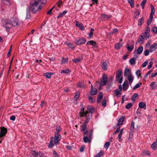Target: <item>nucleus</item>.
<instances>
[{"mask_svg":"<svg viewBox=\"0 0 157 157\" xmlns=\"http://www.w3.org/2000/svg\"><path fill=\"white\" fill-rule=\"evenodd\" d=\"M31 154L32 155H34L36 156L38 155V153L35 151H33L31 152Z\"/></svg>","mask_w":157,"mask_h":157,"instance_id":"5fc2aeb1","label":"nucleus"},{"mask_svg":"<svg viewBox=\"0 0 157 157\" xmlns=\"http://www.w3.org/2000/svg\"><path fill=\"white\" fill-rule=\"evenodd\" d=\"M86 40L84 38H79L78 39H76L75 43L77 45H80L84 44L86 41Z\"/></svg>","mask_w":157,"mask_h":157,"instance_id":"39448f33","label":"nucleus"},{"mask_svg":"<svg viewBox=\"0 0 157 157\" xmlns=\"http://www.w3.org/2000/svg\"><path fill=\"white\" fill-rule=\"evenodd\" d=\"M128 79L130 83L132 82L133 80V78L132 75H129Z\"/></svg>","mask_w":157,"mask_h":157,"instance_id":"c9c22d12","label":"nucleus"},{"mask_svg":"<svg viewBox=\"0 0 157 157\" xmlns=\"http://www.w3.org/2000/svg\"><path fill=\"white\" fill-rule=\"evenodd\" d=\"M68 60V59L67 58H63L61 61V63H65L67 62Z\"/></svg>","mask_w":157,"mask_h":157,"instance_id":"de8ad7c7","label":"nucleus"},{"mask_svg":"<svg viewBox=\"0 0 157 157\" xmlns=\"http://www.w3.org/2000/svg\"><path fill=\"white\" fill-rule=\"evenodd\" d=\"M75 25L76 26L79 27L81 30H84V27L82 23H78V22L77 21Z\"/></svg>","mask_w":157,"mask_h":157,"instance_id":"4468645a","label":"nucleus"},{"mask_svg":"<svg viewBox=\"0 0 157 157\" xmlns=\"http://www.w3.org/2000/svg\"><path fill=\"white\" fill-rule=\"evenodd\" d=\"M110 145V143L109 142H106L104 144V147L106 149H107L109 148Z\"/></svg>","mask_w":157,"mask_h":157,"instance_id":"37998d69","label":"nucleus"},{"mask_svg":"<svg viewBox=\"0 0 157 157\" xmlns=\"http://www.w3.org/2000/svg\"><path fill=\"white\" fill-rule=\"evenodd\" d=\"M133 133L132 132V131H131L129 133V137L128 139H132L133 138Z\"/></svg>","mask_w":157,"mask_h":157,"instance_id":"338daca9","label":"nucleus"},{"mask_svg":"<svg viewBox=\"0 0 157 157\" xmlns=\"http://www.w3.org/2000/svg\"><path fill=\"white\" fill-rule=\"evenodd\" d=\"M10 26L15 27L17 26L18 25V23L17 21L15 19H14L12 22H11V24H10Z\"/></svg>","mask_w":157,"mask_h":157,"instance_id":"a211bd4d","label":"nucleus"},{"mask_svg":"<svg viewBox=\"0 0 157 157\" xmlns=\"http://www.w3.org/2000/svg\"><path fill=\"white\" fill-rule=\"evenodd\" d=\"M149 51L148 49L146 50L144 52V55L145 56H147L149 55Z\"/></svg>","mask_w":157,"mask_h":157,"instance_id":"69168bd1","label":"nucleus"},{"mask_svg":"<svg viewBox=\"0 0 157 157\" xmlns=\"http://www.w3.org/2000/svg\"><path fill=\"white\" fill-rule=\"evenodd\" d=\"M104 153L103 151H101L100 152L95 155L94 157H101L103 155Z\"/></svg>","mask_w":157,"mask_h":157,"instance_id":"473e14b6","label":"nucleus"},{"mask_svg":"<svg viewBox=\"0 0 157 157\" xmlns=\"http://www.w3.org/2000/svg\"><path fill=\"white\" fill-rule=\"evenodd\" d=\"M87 108L89 112L88 111H86V118H90V115L91 114L92 119V113L94 112V109L93 107L90 106H88Z\"/></svg>","mask_w":157,"mask_h":157,"instance_id":"7ed1b4c3","label":"nucleus"},{"mask_svg":"<svg viewBox=\"0 0 157 157\" xmlns=\"http://www.w3.org/2000/svg\"><path fill=\"white\" fill-rule=\"evenodd\" d=\"M31 17L30 13L29 12V10H27L26 11V16L25 18L26 19H28L30 18Z\"/></svg>","mask_w":157,"mask_h":157,"instance_id":"c756f323","label":"nucleus"},{"mask_svg":"<svg viewBox=\"0 0 157 157\" xmlns=\"http://www.w3.org/2000/svg\"><path fill=\"white\" fill-rule=\"evenodd\" d=\"M81 111L79 113L80 117H84V115H85V116L86 117V111H84V108H82Z\"/></svg>","mask_w":157,"mask_h":157,"instance_id":"4be33fe9","label":"nucleus"},{"mask_svg":"<svg viewBox=\"0 0 157 157\" xmlns=\"http://www.w3.org/2000/svg\"><path fill=\"white\" fill-rule=\"evenodd\" d=\"M67 45L70 48L72 49H74L75 48V46H74L73 44H72L70 43H67Z\"/></svg>","mask_w":157,"mask_h":157,"instance_id":"c03bdc74","label":"nucleus"},{"mask_svg":"<svg viewBox=\"0 0 157 157\" xmlns=\"http://www.w3.org/2000/svg\"><path fill=\"white\" fill-rule=\"evenodd\" d=\"M134 124H135L134 122L133 121H132V122L131 125L130 127V129L131 130H133L134 129Z\"/></svg>","mask_w":157,"mask_h":157,"instance_id":"4d7b16f0","label":"nucleus"},{"mask_svg":"<svg viewBox=\"0 0 157 157\" xmlns=\"http://www.w3.org/2000/svg\"><path fill=\"white\" fill-rule=\"evenodd\" d=\"M150 29L149 26H147L145 32L142 33V35L146 40H147L150 37Z\"/></svg>","mask_w":157,"mask_h":157,"instance_id":"20e7f679","label":"nucleus"},{"mask_svg":"<svg viewBox=\"0 0 157 157\" xmlns=\"http://www.w3.org/2000/svg\"><path fill=\"white\" fill-rule=\"evenodd\" d=\"M136 74L138 77H140L141 76L140 71L139 70H137L136 72Z\"/></svg>","mask_w":157,"mask_h":157,"instance_id":"bf43d9fd","label":"nucleus"},{"mask_svg":"<svg viewBox=\"0 0 157 157\" xmlns=\"http://www.w3.org/2000/svg\"><path fill=\"white\" fill-rule=\"evenodd\" d=\"M86 45H91L95 47L96 45V43L95 41H93V40H90L87 42Z\"/></svg>","mask_w":157,"mask_h":157,"instance_id":"412c9836","label":"nucleus"},{"mask_svg":"<svg viewBox=\"0 0 157 157\" xmlns=\"http://www.w3.org/2000/svg\"><path fill=\"white\" fill-rule=\"evenodd\" d=\"M56 4L59 7H61V6L63 5L62 2L60 0L57 2Z\"/></svg>","mask_w":157,"mask_h":157,"instance_id":"13d9d810","label":"nucleus"},{"mask_svg":"<svg viewBox=\"0 0 157 157\" xmlns=\"http://www.w3.org/2000/svg\"><path fill=\"white\" fill-rule=\"evenodd\" d=\"M80 93L79 92H77L76 93L74 97L75 98H76V99H77L79 97Z\"/></svg>","mask_w":157,"mask_h":157,"instance_id":"6e6d98bb","label":"nucleus"},{"mask_svg":"<svg viewBox=\"0 0 157 157\" xmlns=\"http://www.w3.org/2000/svg\"><path fill=\"white\" fill-rule=\"evenodd\" d=\"M36 2H38L39 5L40 6H44V4H45L47 2L46 0H39L38 1L36 0Z\"/></svg>","mask_w":157,"mask_h":157,"instance_id":"aec40b11","label":"nucleus"},{"mask_svg":"<svg viewBox=\"0 0 157 157\" xmlns=\"http://www.w3.org/2000/svg\"><path fill=\"white\" fill-rule=\"evenodd\" d=\"M97 89L96 88H93V85H91V88L90 94L92 95H94L97 94Z\"/></svg>","mask_w":157,"mask_h":157,"instance_id":"9b49d317","label":"nucleus"},{"mask_svg":"<svg viewBox=\"0 0 157 157\" xmlns=\"http://www.w3.org/2000/svg\"><path fill=\"white\" fill-rule=\"evenodd\" d=\"M157 49V43H155L151 46L149 51L151 52H153Z\"/></svg>","mask_w":157,"mask_h":157,"instance_id":"9d476101","label":"nucleus"},{"mask_svg":"<svg viewBox=\"0 0 157 157\" xmlns=\"http://www.w3.org/2000/svg\"><path fill=\"white\" fill-rule=\"evenodd\" d=\"M82 60L81 58H78L77 59H74L72 60V61L75 63H77L80 62Z\"/></svg>","mask_w":157,"mask_h":157,"instance_id":"4c0bfd02","label":"nucleus"},{"mask_svg":"<svg viewBox=\"0 0 157 157\" xmlns=\"http://www.w3.org/2000/svg\"><path fill=\"white\" fill-rule=\"evenodd\" d=\"M61 136L58 133H55V137L54 138V143H53V138L51 137V140L48 145V147L51 148L55 145H56L59 144V141L60 140Z\"/></svg>","mask_w":157,"mask_h":157,"instance_id":"f03ea898","label":"nucleus"},{"mask_svg":"<svg viewBox=\"0 0 157 157\" xmlns=\"http://www.w3.org/2000/svg\"><path fill=\"white\" fill-rule=\"evenodd\" d=\"M38 2L35 0L30 5L29 9L33 13H34L40 11L43 7V6H40Z\"/></svg>","mask_w":157,"mask_h":157,"instance_id":"f257e3e1","label":"nucleus"},{"mask_svg":"<svg viewBox=\"0 0 157 157\" xmlns=\"http://www.w3.org/2000/svg\"><path fill=\"white\" fill-rule=\"evenodd\" d=\"M146 2V0H143V1L141 2L140 5L142 7V9L144 8V6Z\"/></svg>","mask_w":157,"mask_h":157,"instance_id":"79ce46f5","label":"nucleus"},{"mask_svg":"<svg viewBox=\"0 0 157 157\" xmlns=\"http://www.w3.org/2000/svg\"><path fill=\"white\" fill-rule=\"evenodd\" d=\"M151 13L154 14L155 12V8L152 5H151Z\"/></svg>","mask_w":157,"mask_h":157,"instance_id":"052dcab7","label":"nucleus"},{"mask_svg":"<svg viewBox=\"0 0 157 157\" xmlns=\"http://www.w3.org/2000/svg\"><path fill=\"white\" fill-rule=\"evenodd\" d=\"M140 12L139 11L137 10L135 12V15L134 16V17L135 18H136L137 17L139 16L140 14Z\"/></svg>","mask_w":157,"mask_h":157,"instance_id":"680f3d73","label":"nucleus"},{"mask_svg":"<svg viewBox=\"0 0 157 157\" xmlns=\"http://www.w3.org/2000/svg\"><path fill=\"white\" fill-rule=\"evenodd\" d=\"M54 6H53L47 12V15H52V11L54 9Z\"/></svg>","mask_w":157,"mask_h":157,"instance_id":"a18cd8bd","label":"nucleus"},{"mask_svg":"<svg viewBox=\"0 0 157 157\" xmlns=\"http://www.w3.org/2000/svg\"><path fill=\"white\" fill-rule=\"evenodd\" d=\"M128 2L130 4L131 7H132L134 6V3L133 0H128Z\"/></svg>","mask_w":157,"mask_h":157,"instance_id":"e433bc0d","label":"nucleus"},{"mask_svg":"<svg viewBox=\"0 0 157 157\" xmlns=\"http://www.w3.org/2000/svg\"><path fill=\"white\" fill-rule=\"evenodd\" d=\"M122 45L121 43H117L115 44V47L117 49H119L121 47Z\"/></svg>","mask_w":157,"mask_h":157,"instance_id":"f704fd0d","label":"nucleus"},{"mask_svg":"<svg viewBox=\"0 0 157 157\" xmlns=\"http://www.w3.org/2000/svg\"><path fill=\"white\" fill-rule=\"evenodd\" d=\"M107 65L106 62H103L102 63L101 67L103 70L106 71L107 69Z\"/></svg>","mask_w":157,"mask_h":157,"instance_id":"5701e85b","label":"nucleus"},{"mask_svg":"<svg viewBox=\"0 0 157 157\" xmlns=\"http://www.w3.org/2000/svg\"><path fill=\"white\" fill-rule=\"evenodd\" d=\"M152 31L155 33H157V27H153L152 29Z\"/></svg>","mask_w":157,"mask_h":157,"instance_id":"0e129e2a","label":"nucleus"},{"mask_svg":"<svg viewBox=\"0 0 157 157\" xmlns=\"http://www.w3.org/2000/svg\"><path fill=\"white\" fill-rule=\"evenodd\" d=\"M123 89L124 91L127 90L129 87L128 82H124L122 85Z\"/></svg>","mask_w":157,"mask_h":157,"instance_id":"f8f14e48","label":"nucleus"},{"mask_svg":"<svg viewBox=\"0 0 157 157\" xmlns=\"http://www.w3.org/2000/svg\"><path fill=\"white\" fill-rule=\"evenodd\" d=\"M102 80L100 83V87L105 85L107 82V76L106 74H103L102 77Z\"/></svg>","mask_w":157,"mask_h":157,"instance_id":"0eeeda50","label":"nucleus"},{"mask_svg":"<svg viewBox=\"0 0 157 157\" xmlns=\"http://www.w3.org/2000/svg\"><path fill=\"white\" fill-rule=\"evenodd\" d=\"M124 117H122L121 118H120L119 120L118 121V123L117 124V126H120L121 125L124 121Z\"/></svg>","mask_w":157,"mask_h":157,"instance_id":"6ab92c4d","label":"nucleus"},{"mask_svg":"<svg viewBox=\"0 0 157 157\" xmlns=\"http://www.w3.org/2000/svg\"><path fill=\"white\" fill-rule=\"evenodd\" d=\"M92 132L90 131H86L84 132V136H92Z\"/></svg>","mask_w":157,"mask_h":157,"instance_id":"2eb2a0df","label":"nucleus"},{"mask_svg":"<svg viewBox=\"0 0 157 157\" xmlns=\"http://www.w3.org/2000/svg\"><path fill=\"white\" fill-rule=\"evenodd\" d=\"M115 95L117 97H118L119 95H121V93L118 90V89H116L115 90Z\"/></svg>","mask_w":157,"mask_h":157,"instance_id":"a19ab883","label":"nucleus"},{"mask_svg":"<svg viewBox=\"0 0 157 157\" xmlns=\"http://www.w3.org/2000/svg\"><path fill=\"white\" fill-rule=\"evenodd\" d=\"M126 46L129 52L132 51L134 48V46L133 45H132L131 46H130L129 44H127L126 45Z\"/></svg>","mask_w":157,"mask_h":157,"instance_id":"393cba45","label":"nucleus"},{"mask_svg":"<svg viewBox=\"0 0 157 157\" xmlns=\"http://www.w3.org/2000/svg\"><path fill=\"white\" fill-rule=\"evenodd\" d=\"M88 98L90 102L91 103H94L95 102V100H94L91 96H89L88 97Z\"/></svg>","mask_w":157,"mask_h":157,"instance_id":"3c124183","label":"nucleus"},{"mask_svg":"<svg viewBox=\"0 0 157 157\" xmlns=\"http://www.w3.org/2000/svg\"><path fill=\"white\" fill-rule=\"evenodd\" d=\"M67 12V11L66 10L64 11L62 13H60L59 16H58L57 18H59V17H62Z\"/></svg>","mask_w":157,"mask_h":157,"instance_id":"2f4dec72","label":"nucleus"},{"mask_svg":"<svg viewBox=\"0 0 157 157\" xmlns=\"http://www.w3.org/2000/svg\"><path fill=\"white\" fill-rule=\"evenodd\" d=\"M91 136H89L88 137L84 136L83 138L84 142L85 143H86L87 142H90L92 139Z\"/></svg>","mask_w":157,"mask_h":157,"instance_id":"ddd939ff","label":"nucleus"},{"mask_svg":"<svg viewBox=\"0 0 157 157\" xmlns=\"http://www.w3.org/2000/svg\"><path fill=\"white\" fill-rule=\"evenodd\" d=\"M136 59L135 57H133L129 60L130 63L131 65H134L136 64Z\"/></svg>","mask_w":157,"mask_h":157,"instance_id":"f3484780","label":"nucleus"},{"mask_svg":"<svg viewBox=\"0 0 157 157\" xmlns=\"http://www.w3.org/2000/svg\"><path fill=\"white\" fill-rule=\"evenodd\" d=\"M4 27L6 28V31L8 32H9L10 28L12 27V26H10V25L9 26L6 25H4Z\"/></svg>","mask_w":157,"mask_h":157,"instance_id":"603ef678","label":"nucleus"},{"mask_svg":"<svg viewBox=\"0 0 157 157\" xmlns=\"http://www.w3.org/2000/svg\"><path fill=\"white\" fill-rule=\"evenodd\" d=\"M53 73L50 72V73H45V76L46 77L48 78H51V75L53 74Z\"/></svg>","mask_w":157,"mask_h":157,"instance_id":"72a5a7b5","label":"nucleus"},{"mask_svg":"<svg viewBox=\"0 0 157 157\" xmlns=\"http://www.w3.org/2000/svg\"><path fill=\"white\" fill-rule=\"evenodd\" d=\"M52 154L54 155V157H59V155L57 154L56 151L55 150L52 151Z\"/></svg>","mask_w":157,"mask_h":157,"instance_id":"09e8293b","label":"nucleus"},{"mask_svg":"<svg viewBox=\"0 0 157 157\" xmlns=\"http://www.w3.org/2000/svg\"><path fill=\"white\" fill-rule=\"evenodd\" d=\"M142 84V83L141 82H140V83L137 84L135 86L133 87V89L135 90L139 88L140 86V85Z\"/></svg>","mask_w":157,"mask_h":157,"instance_id":"58836bf2","label":"nucleus"},{"mask_svg":"<svg viewBox=\"0 0 157 157\" xmlns=\"http://www.w3.org/2000/svg\"><path fill=\"white\" fill-rule=\"evenodd\" d=\"M138 95L137 94H134L132 97V100H135L136 98L138 96Z\"/></svg>","mask_w":157,"mask_h":157,"instance_id":"774afa93","label":"nucleus"},{"mask_svg":"<svg viewBox=\"0 0 157 157\" xmlns=\"http://www.w3.org/2000/svg\"><path fill=\"white\" fill-rule=\"evenodd\" d=\"M91 119V115L90 114V118H86L85 122L83 124V125L82 126L81 130L84 132L86 129V124L87 123L89 122V121Z\"/></svg>","mask_w":157,"mask_h":157,"instance_id":"423d86ee","label":"nucleus"},{"mask_svg":"<svg viewBox=\"0 0 157 157\" xmlns=\"http://www.w3.org/2000/svg\"><path fill=\"white\" fill-rule=\"evenodd\" d=\"M106 105V101L104 99L103 100V101L102 103V107H105Z\"/></svg>","mask_w":157,"mask_h":157,"instance_id":"864d4df0","label":"nucleus"},{"mask_svg":"<svg viewBox=\"0 0 157 157\" xmlns=\"http://www.w3.org/2000/svg\"><path fill=\"white\" fill-rule=\"evenodd\" d=\"M139 107L141 108H144L146 109V105L143 102H140L139 104Z\"/></svg>","mask_w":157,"mask_h":157,"instance_id":"b1692460","label":"nucleus"},{"mask_svg":"<svg viewBox=\"0 0 157 157\" xmlns=\"http://www.w3.org/2000/svg\"><path fill=\"white\" fill-rule=\"evenodd\" d=\"M144 22V18L143 17L140 18L138 20V25L139 26L141 25Z\"/></svg>","mask_w":157,"mask_h":157,"instance_id":"c85d7f7f","label":"nucleus"},{"mask_svg":"<svg viewBox=\"0 0 157 157\" xmlns=\"http://www.w3.org/2000/svg\"><path fill=\"white\" fill-rule=\"evenodd\" d=\"M103 98V94L102 92H100L98 94V98L97 99V102H100L101 99Z\"/></svg>","mask_w":157,"mask_h":157,"instance_id":"dca6fc26","label":"nucleus"},{"mask_svg":"<svg viewBox=\"0 0 157 157\" xmlns=\"http://www.w3.org/2000/svg\"><path fill=\"white\" fill-rule=\"evenodd\" d=\"M132 105V104L129 103L126 105L125 108L127 109H129L131 107Z\"/></svg>","mask_w":157,"mask_h":157,"instance_id":"8fccbe9b","label":"nucleus"},{"mask_svg":"<svg viewBox=\"0 0 157 157\" xmlns=\"http://www.w3.org/2000/svg\"><path fill=\"white\" fill-rule=\"evenodd\" d=\"M122 74V72L121 70H119L118 71V73L116 74V78H120L121 75Z\"/></svg>","mask_w":157,"mask_h":157,"instance_id":"a878e982","label":"nucleus"},{"mask_svg":"<svg viewBox=\"0 0 157 157\" xmlns=\"http://www.w3.org/2000/svg\"><path fill=\"white\" fill-rule=\"evenodd\" d=\"M130 70L128 69H126L124 73V76H128L129 74H130Z\"/></svg>","mask_w":157,"mask_h":157,"instance_id":"7c9ffc66","label":"nucleus"},{"mask_svg":"<svg viewBox=\"0 0 157 157\" xmlns=\"http://www.w3.org/2000/svg\"><path fill=\"white\" fill-rule=\"evenodd\" d=\"M56 130L57 131V132H56V133H58L59 134V133L61 131V128L59 126H56Z\"/></svg>","mask_w":157,"mask_h":157,"instance_id":"e2e57ef3","label":"nucleus"},{"mask_svg":"<svg viewBox=\"0 0 157 157\" xmlns=\"http://www.w3.org/2000/svg\"><path fill=\"white\" fill-rule=\"evenodd\" d=\"M155 83L154 82H152L150 84V86L151 87V88L152 89H155L156 86L155 85Z\"/></svg>","mask_w":157,"mask_h":157,"instance_id":"49530a36","label":"nucleus"},{"mask_svg":"<svg viewBox=\"0 0 157 157\" xmlns=\"http://www.w3.org/2000/svg\"><path fill=\"white\" fill-rule=\"evenodd\" d=\"M0 138L3 137L6 134L7 132V129L5 127L0 128Z\"/></svg>","mask_w":157,"mask_h":157,"instance_id":"6e6552de","label":"nucleus"},{"mask_svg":"<svg viewBox=\"0 0 157 157\" xmlns=\"http://www.w3.org/2000/svg\"><path fill=\"white\" fill-rule=\"evenodd\" d=\"M143 47L142 46H141L140 47H139L137 50L136 49H135L134 52V56H135L136 55V54H141L143 51Z\"/></svg>","mask_w":157,"mask_h":157,"instance_id":"1a4fd4ad","label":"nucleus"},{"mask_svg":"<svg viewBox=\"0 0 157 157\" xmlns=\"http://www.w3.org/2000/svg\"><path fill=\"white\" fill-rule=\"evenodd\" d=\"M151 147L154 150H156L157 148V144L156 142H155L151 144Z\"/></svg>","mask_w":157,"mask_h":157,"instance_id":"cd10ccee","label":"nucleus"},{"mask_svg":"<svg viewBox=\"0 0 157 157\" xmlns=\"http://www.w3.org/2000/svg\"><path fill=\"white\" fill-rule=\"evenodd\" d=\"M145 39L142 34H141L138 38V42L140 44H142L144 40Z\"/></svg>","mask_w":157,"mask_h":157,"instance_id":"bb28decb","label":"nucleus"},{"mask_svg":"<svg viewBox=\"0 0 157 157\" xmlns=\"http://www.w3.org/2000/svg\"><path fill=\"white\" fill-rule=\"evenodd\" d=\"M70 72V71L69 69H65L64 70H62L61 71L60 73H64L67 74V73Z\"/></svg>","mask_w":157,"mask_h":157,"instance_id":"ea45409f","label":"nucleus"}]
</instances>
